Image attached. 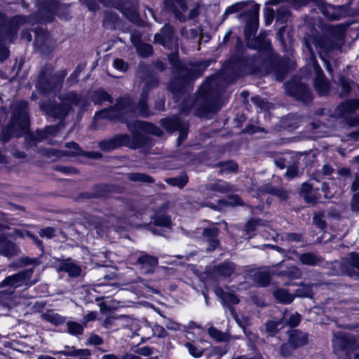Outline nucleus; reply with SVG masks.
<instances>
[{"label":"nucleus","mask_w":359,"mask_h":359,"mask_svg":"<svg viewBox=\"0 0 359 359\" xmlns=\"http://www.w3.org/2000/svg\"><path fill=\"white\" fill-rule=\"evenodd\" d=\"M158 82L156 78L151 77L145 83L142 93V97L138 106L135 108L129 97L119 98L116 105L109 109L102 110L95 115V118L99 120L101 118L117 119L123 122H127L128 118L133 117L135 114H139L142 116L149 115L145 99L147 92L153 87L158 85Z\"/></svg>","instance_id":"obj_1"},{"label":"nucleus","mask_w":359,"mask_h":359,"mask_svg":"<svg viewBox=\"0 0 359 359\" xmlns=\"http://www.w3.org/2000/svg\"><path fill=\"white\" fill-rule=\"evenodd\" d=\"M304 41L306 48L311 55V65L316 74L315 88L320 95H325L328 92L329 84L323 75L322 69L313 58V52L316 51L320 54L324 53L327 55L331 50H339L343 42L341 39L334 41L330 39L320 36H309L305 38Z\"/></svg>","instance_id":"obj_2"},{"label":"nucleus","mask_w":359,"mask_h":359,"mask_svg":"<svg viewBox=\"0 0 359 359\" xmlns=\"http://www.w3.org/2000/svg\"><path fill=\"white\" fill-rule=\"evenodd\" d=\"M27 103L20 101L13 105V116L8 126L3 130V140H8L10 136L19 137L27 132L29 127V116L27 112Z\"/></svg>","instance_id":"obj_3"},{"label":"nucleus","mask_w":359,"mask_h":359,"mask_svg":"<svg viewBox=\"0 0 359 359\" xmlns=\"http://www.w3.org/2000/svg\"><path fill=\"white\" fill-rule=\"evenodd\" d=\"M247 6H250V9L245 13H242L241 15L249 17V21L247 23V27L245 31V36L249 39L250 36L256 32L257 27L259 15V6L257 4H254L252 1L236 2L226 9L222 15V19H226L229 15L242 11Z\"/></svg>","instance_id":"obj_4"},{"label":"nucleus","mask_w":359,"mask_h":359,"mask_svg":"<svg viewBox=\"0 0 359 359\" xmlns=\"http://www.w3.org/2000/svg\"><path fill=\"white\" fill-rule=\"evenodd\" d=\"M72 105L83 107L85 105V102L81 96L70 92L62 95L61 104L54 107H46L44 104H40V107L47 114L55 118H61L67 114Z\"/></svg>","instance_id":"obj_5"},{"label":"nucleus","mask_w":359,"mask_h":359,"mask_svg":"<svg viewBox=\"0 0 359 359\" xmlns=\"http://www.w3.org/2000/svg\"><path fill=\"white\" fill-rule=\"evenodd\" d=\"M164 4L166 8L172 11L180 21L193 19L198 15V8H192L188 11L184 0H164Z\"/></svg>","instance_id":"obj_6"},{"label":"nucleus","mask_w":359,"mask_h":359,"mask_svg":"<svg viewBox=\"0 0 359 359\" xmlns=\"http://www.w3.org/2000/svg\"><path fill=\"white\" fill-rule=\"evenodd\" d=\"M334 266H339L341 272L348 276L359 280V254L351 252L341 263L335 262Z\"/></svg>","instance_id":"obj_7"},{"label":"nucleus","mask_w":359,"mask_h":359,"mask_svg":"<svg viewBox=\"0 0 359 359\" xmlns=\"http://www.w3.org/2000/svg\"><path fill=\"white\" fill-rule=\"evenodd\" d=\"M32 273V271L29 270L9 276L0 283V287H8L11 289H15L23 284H27Z\"/></svg>","instance_id":"obj_8"},{"label":"nucleus","mask_w":359,"mask_h":359,"mask_svg":"<svg viewBox=\"0 0 359 359\" xmlns=\"http://www.w3.org/2000/svg\"><path fill=\"white\" fill-rule=\"evenodd\" d=\"M154 39L155 42L163 45L168 49H176L177 46V40L172 34V29L168 25H164L161 33L155 34Z\"/></svg>","instance_id":"obj_9"},{"label":"nucleus","mask_w":359,"mask_h":359,"mask_svg":"<svg viewBox=\"0 0 359 359\" xmlns=\"http://www.w3.org/2000/svg\"><path fill=\"white\" fill-rule=\"evenodd\" d=\"M358 344H356L355 339L352 336L345 334H338L333 339V347L335 352L341 351L348 353L350 351L355 349Z\"/></svg>","instance_id":"obj_10"},{"label":"nucleus","mask_w":359,"mask_h":359,"mask_svg":"<svg viewBox=\"0 0 359 359\" xmlns=\"http://www.w3.org/2000/svg\"><path fill=\"white\" fill-rule=\"evenodd\" d=\"M288 93L304 102L311 100L312 96L308 87L304 84L287 83L286 86Z\"/></svg>","instance_id":"obj_11"},{"label":"nucleus","mask_w":359,"mask_h":359,"mask_svg":"<svg viewBox=\"0 0 359 359\" xmlns=\"http://www.w3.org/2000/svg\"><path fill=\"white\" fill-rule=\"evenodd\" d=\"M123 145L131 147L129 135H118L113 139L100 142V147L104 150H111Z\"/></svg>","instance_id":"obj_12"},{"label":"nucleus","mask_w":359,"mask_h":359,"mask_svg":"<svg viewBox=\"0 0 359 359\" xmlns=\"http://www.w3.org/2000/svg\"><path fill=\"white\" fill-rule=\"evenodd\" d=\"M163 126L168 130H180V135L178 138L180 141H182L187 136V126L181 123L177 117L163 119L162 121Z\"/></svg>","instance_id":"obj_13"},{"label":"nucleus","mask_w":359,"mask_h":359,"mask_svg":"<svg viewBox=\"0 0 359 359\" xmlns=\"http://www.w3.org/2000/svg\"><path fill=\"white\" fill-rule=\"evenodd\" d=\"M287 341L296 349L308 343V335L299 330H292L287 332Z\"/></svg>","instance_id":"obj_14"},{"label":"nucleus","mask_w":359,"mask_h":359,"mask_svg":"<svg viewBox=\"0 0 359 359\" xmlns=\"http://www.w3.org/2000/svg\"><path fill=\"white\" fill-rule=\"evenodd\" d=\"M357 88L359 90V86ZM358 109H359V99L346 100L336 108L334 114L337 116L343 117Z\"/></svg>","instance_id":"obj_15"},{"label":"nucleus","mask_w":359,"mask_h":359,"mask_svg":"<svg viewBox=\"0 0 359 359\" xmlns=\"http://www.w3.org/2000/svg\"><path fill=\"white\" fill-rule=\"evenodd\" d=\"M273 274L274 271L270 268H262L254 272L252 279L260 286L266 287L269 284Z\"/></svg>","instance_id":"obj_16"},{"label":"nucleus","mask_w":359,"mask_h":359,"mask_svg":"<svg viewBox=\"0 0 359 359\" xmlns=\"http://www.w3.org/2000/svg\"><path fill=\"white\" fill-rule=\"evenodd\" d=\"M137 263L140 265L141 269L146 273H151L158 265V261L156 257L148 254H143L139 257Z\"/></svg>","instance_id":"obj_17"},{"label":"nucleus","mask_w":359,"mask_h":359,"mask_svg":"<svg viewBox=\"0 0 359 359\" xmlns=\"http://www.w3.org/2000/svg\"><path fill=\"white\" fill-rule=\"evenodd\" d=\"M19 248L17 245L0 236V253L6 257H13L18 254Z\"/></svg>","instance_id":"obj_18"},{"label":"nucleus","mask_w":359,"mask_h":359,"mask_svg":"<svg viewBox=\"0 0 359 359\" xmlns=\"http://www.w3.org/2000/svg\"><path fill=\"white\" fill-rule=\"evenodd\" d=\"M122 13L130 21L137 22L139 19L137 4L136 2H126L123 4Z\"/></svg>","instance_id":"obj_19"},{"label":"nucleus","mask_w":359,"mask_h":359,"mask_svg":"<svg viewBox=\"0 0 359 359\" xmlns=\"http://www.w3.org/2000/svg\"><path fill=\"white\" fill-rule=\"evenodd\" d=\"M65 147L69 149L68 151H56L52 150L50 152L55 155L57 158H60L64 156H74L78 155L81 152L80 147L75 142L67 143Z\"/></svg>","instance_id":"obj_20"},{"label":"nucleus","mask_w":359,"mask_h":359,"mask_svg":"<svg viewBox=\"0 0 359 359\" xmlns=\"http://www.w3.org/2000/svg\"><path fill=\"white\" fill-rule=\"evenodd\" d=\"M215 293L227 306L238 304L239 299L233 293L224 292L222 288H216Z\"/></svg>","instance_id":"obj_21"},{"label":"nucleus","mask_w":359,"mask_h":359,"mask_svg":"<svg viewBox=\"0 0 359 359\" xmlns=\"http://www.w3.org/2000/svg\"><path fill=\"white\" fill-rule=\"evenodd\" d=\"M218 234V229L215 227L207 228L203 230V235L207 238L209 242L208 250H213L218 245L216 237Z\"/></svg>","instance_id":"obj_22"},{"label":"nucleus","mask_w":359,"mask_h":359,"mask_svg":"<svg viewBox=\"0 0 359 359\" xmlns=\"http://www.w3.org/2000/svg\"><path fill=\"white\" fill-rule=\"evenodd\" d=\"M41 318L50 323L55 325H59L65 323V318L60 314L55 313L52 310L47 311L46 313L41 314Z\"/></svg>","instance_id":"obj_23"},{"label":"nucleus","mask_w":359,"mask_h":359,"mask_svg":"<svg viewBox=\"0 0 359 359\" xmlns=\"http://www.w3.org/2000/svg\"><path fill=\"white\" fill-rule=\"evenodd\" d=\"M58 130V126H56L47 127L43 131H37L36 136L29 135V137H27V141H29V140L30 139L34 142H39V140L43 138L48 137L49 135H55Z\"/></svg>","instance_id":"obj_24"},{"label":"nucleus","mask_w":359,"mask_h":359,"mask_svg":"<svg viewBox=\"0 0 359 359\" xmlns=\"http://www.w3.org/2000/svg\"><path fill=\"white\" fill-rule=\"evenodd\" d=\"M60 271L68 273L70 276H79L81 272V268L76 264L67 260L60 264L59 267Z\"/></svg>","instance_id":"obj_25"},{"label":"nucleus","mask_w":359,"mask_h":359,"mask_svg":"<svg viewBox=\"0 0 359 359\" xmlns=\"http://www.w3.org/2000/svg\"><path fill=\"white\" fill-rule=\"evenodd\" d=\"M321 12L329 20H338L340 18L339 8L332 5H323L321 8Z\"/></svg>","instance_id":"obj_26"},{"label":"nucleus","mask_w":359,"mask_h":359,"mask_svg":"<svg viewBox=\"0 0 359 359\" xmlns=\"http://www.w3.org/2000/svg\"><path fill=\"white\" fill-rule=\"evenodd\" d=\"M235 271V266L232 263H224L215 268V274L228 277Z\"/></svg>","instance_id":"obj_27"},{"label":"nucleus","mask_w":359,"mask_h":359,"mask_svg":"<svg viewBox=\"0 0 359 359\" xmlns=\"http://www.w3.org/2000/svg\"><path fill=\"white\" fill-rule=\"evenodd\" d=\"M283 320V325H287L290 327H294L299 325L302 320V316L298 313H292L289 315L287 313L283 314L281 319Z\"/></svg>","instance_id":"obj_28"},{"label":"nucleus","mask_w":359,"mask_h":359,"mask_svg":"<svg viewBox=\"0 0 359 359\" xmlns=\"http://www.w3.org/2000/svg\"><path fill=\"white\" fill-rule=\"evenodd\" d=\"M273 296L280 303L290 304L294 300V296L284 289H278L273 292Z\"/></svg>","instance_id":"obj_29"},{"label":"nucleus","mask_w":359,"mask_h":359,"mask_svg":"<svg viewBox=\"0 0 359 359\" xmlns=\"http://www.w3.org/2000/svg\"><path fill=\"white\" fill-rule=\"evenodd\" d=\"M299 260L303 264L315 266L321 262V259L313 253H304L299 255Z\"/></svg>","instance_id":"obj_30"},{"label":"nucleus","mask_w":359,"mask_h":359,"mask_svg":"<svg viewBox=\"0 0 359 359\" xmlns=\"http://www.w3.org/2000/svg\"><path fill=\"white\" fill-rule=\"evenodd\" d=\"M188 177L186 174L180 175L175 177H169L165 180V182L171 186L182 189L188 182Z\"/></svg>","instance_id":"obj_31"},{"label":"nucleus","mask_w":359,"mask_h":359,"mask_svg":"<svg viewBox=\"0 0 359 359\" xmlns=\"http://www.w3.org/2000/svg\"><path fill=\"white\" fill-rule=\"evenodd\" d=\"M283 327L284 325L281 319L269 320L266 323V331L270 337H273Z\"/></svg>","instance_id":"obj_32"},{"label":"nucleus","mask_w":359,"mask_h":359,"mask_svg":"<svg viewBox=\"0 0 359 359\" xmlns=\"http://www.w3.org/2000/svg\"><path fill=\"white\" fill-rule=\"evenodd\" d=\"M296 348L287 341L282 344L278 348V355L282 358H289L292 356Z\"/></svg>","instance_id":"obj_33"},{"label":"nucleus","mask_w":359,"mask_h":359,"mask_svg":"<svg viewBox=\"0 0 359 359\" xmlns=\"http://www.w3.org/2000/svg\"><path fill=\"white\" fill-rule=\"evenodd\" d=\"M135 126L141 128L142 130L147 133H153L158 136L161 135L162 133L161 130L158 128L149 123L136 121Z\"/></svg>","instance_id":"obj_34"},{"label":"nucleus","mask_w":359,"mask_h":359,"mask_svg":"<svg viewBox=\"0 0 359 359\" xmlns=\"http://www.w3.org/2000/svg\"><path fill=\"white\" fill-rule=\"evenodd\" d=\"M127 177L128 180L133 182L145 183H151L154 182V180L150 176L139 172L128 173L127 175Z\"/></svg>","instance_id":"obj_35"},{"label":"nucleus","mask_w":359,"mask_h":359,"mask_svg":"<svg viewBox=\"0 0 359 359\" xmlns=\"http://www.w3.org/2000/svg\"><path fill=\"white\" fill-rule=\"evenodd\" d=\"M84 325L74 321H68L67 323V332L72 335H79L83 332Z\"/></svg>","instance_id":"obj_36"},{"label":"nucleus","mask_w":359,"mask_h":359,"mask_svg":"<svg viewBox=\"0 0 359 359\" xmlns=\"http://www.w3.org/2000/svg\"><path fill=\"white\" fill-rule=\"evenodd\" d=\"M302 192L304 194V199L308 202H313L315 198L313 194V187L309 183H304L302 186Z\"/></svg>","instance_id":"obj_37"},{"label":"nucleus","mask_w":359,"mask_h":359,"mask_svg":"<svg viewBox=\"0 0 359 359\" xmlns=\"http://www.w3.org/2000/svg\"><path fill=\"white\" fill-rule=\"evenodd\" d=\"M221 173H230L236 170L238 165L233 161L223 162L219 164Z\"/></svg>","instance_id":"obj_38"},{"label":"nucleus","mask_w":359,"mask_h":359,"mask_svg":"<svg viewBox=\"0 0 359 359\" xmlns=\"http://www.w3.org/2000/svg\"><path fill=\"white\" fill-rule=\"evenodd\" d=\"M111 97L105 91L102 90H98L95 92L94 94V102L95 104L102 103L104 101H110Z\"/></svg>","instance_id":"obj_39"},{"label":"nucleus","mask_w":359,"mask_h":359,"mask_svg":"<svg viewBox=\"0 0 359 359\" xmlns=\"http://www.w3.org/2000/svg\"><path fill=\"white\" fill-rule=\"evenodd\" d=\"M154 224L157 226L168 227L171 224V219L169 216L159 215L156 216Z\"/></svg>","instance_id":"obj_40"},{"label":"nucleus","mask_w":359,"mask_h":359,"mask_svg":"<svg viewBox=\"0 0 359 359\" xmlns=\"http://www.w3.org/2000/svg\"><path fill=\"white\" fill-rule=\"evenodd\" d=\"M185 346L188 348L189 353L195 358L201 357L203 353V348L194 346L191 343L187 342Z\"/></svg>","instance_id":"obj_41"},{"label":"nucleus","mask_w":359,"mask_h":359,"mask_svg":"<svg viewBox=\"0 0 359 359\" xmlns=\"http://www.w3.org/2000/svg\"><path fill=\"white\" fill-rule=\"evenodd\" d=\"M180 32L183 36L189 39H196L199 35L198 30L194 28H182Z\"/></svg>","instance_id":"obj_42"},{"label":"nucleus","mask_w":359,"mask_h":359,"mask_svg":"<svg viewBox=\"0 0 359 359\" xmlns=\"http://www.w3.org/2000/svg\"><path fill=\"white\" fill-rule=\"evenodd\" d=\"M137 51L142 57H148L152 54L151 45L142 43L137 46Z\"/></svg>","instance_id":"obj_43"},{"label":"nucleus","mask_w":359,"mask_h":359,"mask_svg":"<svg viewBox=\"0 0 359 359\" xmlns=\"http://www.w3.org/2000/svg\"><path fill=\"white\" fill-rule=\"evenodd\" d=\"M208 334L210 335L216 341H225L226 339V336L222 332L219 331L215 327H210L208 329Z\"/></svg>","instance_id":"obj_44"},{"label":"nucleus","mask_w":359,"mask_h":359,"mask_svg":"<svg viewBox=\"0 0 359 359\" xmlns=\"http://www.w3.org/2000/svg\"><path fill=\"white\" fill-rule=\"evenodd\" d=\"M313 294L311 287L303 285L296 291V296L300 297H311Z\"/></svg>","instance_id":"obj_45"},{"label":"nucleus","mask_w":359,"mask_h":359,"mask_svg":"<svg viewBox=\"0 0 359 359\" xmlns=\"http://www.w3.org/2000/svg\"><path fill=\"white\" fill-rule=\"evenodd\" d=\"M265 191L278 196L281 199H285L287 198V192L283 189L266 186Z\"/></svg>","instance_id":"obj_46"},{"label":"nucleus","mask_w":359,"mask_h":359,"mask_svg":"<svg viewBox=\"0 0 359 359\" xmlns=\"http://www.w3.org/2000/svg\"><path fill=\"white\" fill-rule=\"evenodd\" d=\"M76 351L77 349L74 347L65 346V350L59 351H53L52 353L53 355L61 354L65 356H76Z\"/></svg>","instance_id":"obj_47"},{"label":"nucleus","mask_w":359,"mask_h":359,"mask_svg":"<svg viewBox=\"0 0 359 359\" xmlns=\"http://www.w3.org/2000/svg\"><path fill=\"white\" fill-rule=\"evenodd\" d=\"M212 189L219 192H225L229 190V185L223 181H218L212 186Z\"/></svg>","instance_id":"obj_48"},{"label":"nucleus","mask_w":359,"mask_h":359,"mask_svg":"<svg viewBox=\"0 0 359 359\" xmlns=\"http://www.w3.org/2000/svg\"><path fill=\"white\" fill-rule=\"evenodd\" d=\"M14 235L18 237H24L25 236H27L29 238H30L38 246L41 245V241L38 240V238L32 234L30 232L26 231L25 233H23L20 230H15L14 231Z\"/></svg>","instance_id":"obj_49"},{"label":"nucleus","mask_w":359,"mask_h":359,"mask_svg":"<svg viewBox=\"0 0 359 359\" xmlns=\"http://www.w3.org/2000/svg\"><path fill=\"white\" fill-rule=\"evenodd\" d=\"M340 85L342 88V91L340 93L341 96L346 95L351 88V83L345 79L344 78H341L340 79Z\"/></svg>","instance_id":"obj_50"},{"label":"nucleus","mask_w":359,"mask_h":359,"mask_svg":"<svg viewBox=\"0 0 359 359\" xmlns=\"http://www.w3.org/2000/svg\"><path fill=\"white\" fill-rule=\"evenodd\" d=\"M102 344V339L100 336L95 334H90L86 343V345H101Z\"/></svg>","instance_id":"obj_51"},{"label":"nucleus","mask_w":359,"mask_h":359,"mask_svg":"<svg viewBox=\"0 0 359 359\" xmlns=\"http://www.w3.org/2000/svg\"><path fill=\"white\" fill-rule=\"evenodd\" d=\"M252 102L261 109H266L268 107V102L265 99L255 97L252 98Z\"/></svg>","instance_id":"obj_52"},{"label":"nucleus","mask_w":359,"mask_h":359,"mask_svg":"<svg viewBox=\"0 0 359 359\" xmlns=\"http://www.w3.org/2000/svg\"><path fill=\"white\" fill-rule=\"evenodd\" d=\"M39 233L41 237L52 238L55 236V229L52 227H46L41 229Z\"/></svg>","instance_id":"obj_53"},{"label":"nucleus","mask_w":359,"mask_h":359,"mask_svg":"<svg viewBox=\"0 0 359 359\" xmlns=\"http://www.w3.org/2000/svg\"><path fill=\"white\" fill-rule=\"evenodd\" d=\"M351 209L353 212H359V191L354 194L351 198Z\"/></svg>","instance_id":"obj_54"},{"label":"nucleus","mask_w":359,"mask_h":359,"mask_svg":"<svg viewBox=\"0 0 359 359\" xmlns=\"http://www.w3.org/2000/svg\"><path fill=\"white\" fill-rule=\"evenodd\" d=\"M114 66L116 69L121 71L126 72L128 69V65L122 59H116L114 61Z\"/></svg>","instance_id":"obj_55"},{"label":"nucleus","mask_w":359,"mask_h":359,"mask_svg":"<svg viewBox=\"0 0 359 359\" xmlns=\"http://www.w3.org/2000/svg\"><path fill=\"white\" fill-rule=\"evenodd\" d=\"M263 225L262 221L260 219H252L249 221L246 225V230L248 231H253L257 226Z\"/></svg>","instance_id":"obj_56"},{"label":"nucleus","mask_w":359,"mask_h":359,"mask_svg":"<svg viewBox=\"0 0 359 359\" xmlns=\"http://www.w3.org/2000/svg\"><path fill=\"white\" fill-rule=\"evenodd\" d=\"M91 355V351L88 348L77 349L76 356L79 359L87 358Z\"/></svg>","instance_id":"obj_57"},{"label":"nucleus","mask_w":359,"mask_h":359,"mask_svg":"<svg viewBox=\"0 0 359 359\" xmlns=\"http://www.w3.org/2000/svg\"><path fill=\"white\" fill-rule=\"evenodd\" d=\"M130 40L133 45L136 47V49L137 48L138 46H140V44H142L140 41V36L136 32H133L130 34Z\"/></svg>","instance_id":"obj_58"},{"label":"nucleus","mask_w":359,"mask_h":359,"mask_svg":"<svg viewBox=\"0 0 359 359\" xmlns=\"http://www.w3.org/2000/svg\"><path fill=\"white\" fill-rule=\"evenodd\" d=\"M287 274L294 278H299L301 276L302 272L297 267H291L287 272Z\"/></svg>","instance_id":"obj_59"},{"label":"nucleus","mask_w":359,"mask_h":359,"mask_svg":"<svg viewBox=\"0 0 359 359\" xmlns=\"http://www.w3.org/2000/svg\"><path fill=\"white\" fill-rule=\"evenodd\" d=\"M55 170L60 171L65 174H74L76 172V170L73 168L57 165L55 168Z\"/></svg>","instance_id":"obj_60"},{"label":"nucleus","mask_w":359,"mask_h":359,"mask_svg":"<svg viewBox=\"0 0 359 359\" xmlns=\"http://www.w3.org/2000/svg\"><path fill=\"white\" fill-rule=\"evenodd\" d=\"M120 317L118 316H110L107 318L103 322V326L106 328H110L114 325L115 320H118Z\"/></svg>","instance_id":"obj_61"},{"label":"nucleus","mask_w":359,"mask_h":359,"mask_svg":"<svg viewBox=\"0 0 359 359\" xmlns=\"http://www.w3.org/2000/svg\"><path fill=\"white\" fill-rule=\"evenodd\" d=\"M8 56V51L4 44L2 43V40L0 39V60H3L7 58Z\"/></svg>","instance_id":"obj_62"},{"label":"nucleus","mask_w":359,"mask_h":359,"mask_svg":"<svg viewBox=\"0 0 359 359\" xmlns=\"http://www.w3.org/2000/svg\"><path fill=\"white\" fill-rule=\"evenodd\" d=\"M227 203L232 206L241 205V200L238 196H232L228 198Z\"/></svg>","instance_id":"obj_63"},{"label":"nucleus","mask_w":359,"mask_h":359,"mask_svg":"<svg viewBox=\"0 0 359 359\" xmlns=\"http://www.w3.org/2000/svg\"><path fill=\"white\" fill-rule=\"evenodd\" d=\"M285 175L289 178H292V177L297 176L298 170H297V167L291 166V167L288 168Z\"/></svg>","instance_id":"obj_64"}]
</instances>
